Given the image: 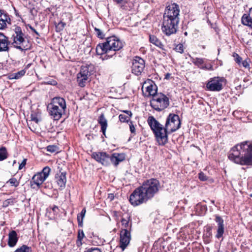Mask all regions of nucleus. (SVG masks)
Returning a JSON list of instances; mask_svg holds the SVG:
<instances>
[{
  "label": "nucleus",
  "instance_id": "nucleus-19",
  "mask_svg": "<svg viewBox=\"0 0 252 252\" xmlns=\"http://www.w3.org/2000/svg\"><path fill=\"white\" fill-rule=\"evenodd\" d=\"M125 156L124 154L114 153L111 155V163L115 166H117L119 163L124 160Z\"/></svg>",
  "mask_w": 252,
  "mask_h": 252
},
{
  "label": "nucleus",
  "instance_id": "nucleus-15",
  "mask_svg": "<svg viewBox=\"0 0 252 252\" xmlns=\"http://www.w3.org/2000/svg\"><path fill=\"white\" fill-rule=\"evenodd\" d=\"M215 220L218 224V228L216 237L219 239L222 236L224 232V221L219 216H216Z\"/></svg>",
  "mask_w": 252,
  "mask_h": 252
},
{
  "label": "nucleus",
  "instance_id": "nucleus-1",
  "mask_svg": "<svg viewBox=\"0 0 252 252\" xmlns=\"http://www.w3.org/2000/svg\"><path fill=\"white\" fill-rule=\"evenodd\" d=\"M147 122L160 145L166 144L168 142V134L175 132L181 126L179 117L174 114L168 115L164 127L153 116H149Z\"/></svg>",
  "mask_w": 252,
  "mask_h": 252
},
{
  "label": "nucleus",
  "instance_id": "nucleus-11",
  "mask_svg": "<svg viewBox=\"0 0 252 252\" xmlns=\"http://www.w3.org/2000/svg\"><path fill=\"white\" fill-rule=\"evenodd\" d=\"M224 80L223 78L214 77L211 78L206 84L208 90L214 92H219L223 88L222 83Z\"/></svg>",
  "mask_w": 252,
  "mask_h": 252
},
{
  "label": "nucleus",
  "instance_id": "nucleus-2",
  "mask_svg": "<svg viewBox=\"0 0 252 252\" xmlns=\"http://www.w3.org/2000/svg\"><path fill=\"white\" fill-rule=\"evenodd\" d=\"M159 183L156 179H151L145 182L142 186L136 189L130 195L131 205H139L152 198L158 191Z\"/></svg>",
  "mask_w": 252,
  "mask_h": 252
},
{
  "label": "nucleus",
  "instance_id": "nucleus-29",
  "mask_svg": "<svg viewBox=\"0 0 252 252\" xmlns=\"http://www.w3.org/2000/svg\"><path fill=\"white\" fill-rule=\"evenodd\" d=\"M195 209L197 215L200 216L204 215L207 211L206 206H195Z\"/></svg>",
  "mask_w": 252,
  "mask_h": 252
},
{
  "label": "nucleus",
  "instance_id": "nucleus-58",
  "mask_svg": "<svg viewBox=\"0 0 252 252\" xmlns=\"http://www.w3.org/2000/svg\"><path fill=\"white\" fill-rule=\"evenodd\" d=\"M217 252H222V251H220V250H218V251H217Z\"/></svg>",
  "mask_w": 252,
  "mask_h": 252
},
{
  "label": "nucleus",
  "instance_id": "nucleus-40",
  "mask_svg": "<svg viewBox=\"0 0 252 252\" xmlns=\"http://www.w3.org/2000/svg\"><path fill=\"white\" fill-rule=\"evenodd\" d=\"M57 150V147L55 145H49L47 147V150L48 152L54 153L56 152Z\"/></svg>",
  "mask_w": 252,
  "mask_h": 252
},
{
  "label": "nucleus",
  "instance_id": "nucleus-46",
  "mask_svg": "<svg viewBox=\"0 0 252 252\" xmlns=\"http://www.w3.org/2000/svg\"><path fill=\"white\" fill-rule=\"evenodd\" d=\"M85 252H101V251L98 248H95L89 249Z\"/></svg>",
  "mask_w": 252,
  "mask_h": 252
},
{
  "label": "nucleus",
  "instance_id": "nucleus-4",
  "mask_svg": "<svg viewBox=\"0 0 252 252\" xmlns=\"http://www.w3.org/2000/svg\"><path fill=\"white\" fill-rule=\"evenodd\" d=\"M123 46V43L116 36H110L107 38L106 42L96 46V52L99 55L106 54L104 59H107L115 55L116 51L120 50Z\"/></svg>",
  "mask_w": 252,
  "mask_h": 252
},
{
  "label": "nucleus",
  "instance_id": "nucleus-22",
  "mask_svg": "<svg viewBox=\"0 0 252 252\" xmlns=\"http://www.w3.org/2000/svg\"><path fill=\"white\" fill-rule=\"evenodd\" d=\"M89 76L86 75H83L80 72L77 74V81L78 85L81 87H84L85 86L87 83L88 82Z\"/></svg>",
  "mask_w": 252,
  "mask_h": 252
},
{
  "label": "nucleus",
  "instance_id": "nucleus-57",
  "mask_svg": "<svg viewBox=\"0 0 252 252\" xmlns=\"http://www.w3.org/2000/svg\"><path fill=\"white\" fill-rule=\"evenodd\" d=\"M250 13H252V7L250 9Z\"/></svg>",
  "mask_w": 252,
  "mask_h": 252
},
{
  "label": "nucleus",
  "instance_id": "nucleus-38",
  "mask_svg": "<svg viewBox=\"0 0 252 252\" xmlns=\"http://www.w3.org/2000/svg\"><path fill=\"white\" fill-rule=\"evenodd\" d=\"M94 31H95V34L97 37H98L99 38H101V39H102L104 37V34L101 31V30H100L99 29H98L97 28H94Z\"/></svg>",
  "mask_w": 252,
  "mask_h": 252
},
{
  "label": "nucleus",
  "instance_id": "nucleus-9",
  "mask_svg": "<svg viewBox=\"0 0 252 252\" xmlns=\"http://www.w3.org/2000/svg\"><path fill=\"white\" fill-rule=\"evenodd\" d=\"M51 169L48 166H46L42 169L41 172L35 174L31 181V187L35 188L34 185H36L38 188L48 178L50 173Z\"/></svg>",
  "mask_w": 252,
  "mask_h": 252
},
{
  "label": "nucleus",
  "instance_id": "nucleus-41",
  "mask_svg": "<svg viewBox=\"0 0 252 252\" xmlns=\"http://www.w3.org/2000/svg\"><path fill=\"white\" fill-rule=\"evenodd\" d=\"M52 210L54 214H55L56 213H58V211L59 210L58 207L57 206H53V207H49V208H47V210L48 211H49L50 210Z\"/></svg>",
  "mask_w": 252,
  "mask_h": 252
},
{
  "label": "nucleus",
  "instance_id": "nucleus-61",
  "mask_svg": "<svg viewBox=\"0 0 252 252\" xmlns=\"http://www.w3.org/2000/svg\"><path fill=\"white\" fill-rule=\"evenodd\" d=\"M212 202L213 203H214V201H212Z\"/></svg>",
  "mask_w": 252,
  "mask_h": 252
},
{
  "label": "nucleus",
  "instance_id": "nucleus-24",
  "mask_svg": "<svg viewBox=\"0 0 252 252\" xmlns=\"http://www.w3.org/2000/svg\"><path fill=\"white\" fill-rule=\"evenodd\" d=\"M18 237L16 232L15 231H12L8 235V245L13 247L15 246L17 242Z\"/></svg>",
  "mask_w": 252,
  "mask_h": 252
},
{
  "label": "nucleus",
  "instance_id": "nucleus-60",
  "mask_svg": "<svg viewBox=\"0 0 252 252\" xmlns=\"http://www.w3.org/2000/svg\"><path fill=\"white\" fill-rule=\"evenodd\" d=\"M48 84H53L52 83H49V82H48Z\"/></svg>",
  "mask_w": 252,
  "mask_h": 252
},
{
  "label": "nucleus",
  "instance_id": "nucleus-10",
  "mask_svg": "<svg viewBox=\"0 0 252 252\" xmlns=\"http://www.w3.org/2000/svg\"><path fill=\"white\" fill-rule=\"evenodd\" d=\"M180 8L179 5L173 3L166 6L163 17L175 20L180 21L179 18Z\"/></svg>",
  "mask_w": 252,
  "mask_h": 252
},
{
  "label": "nucleus",
  "instance_id": "nucleus-18",
  "mask_svg": "<svg viewBox=\"0 0 252 252\" xmlns=\"http://www.w3.org/2000/svg\"><path fill=\"white\" fill-rule=\"evenodd\" d=\"M98 123L101 126V131L102 132L103 135L106 136V131L108 126V122L107 119L105 118L104 114L102 113L98 117Z\"/></svg>",
  "mask_w": 252,
  "mask_h": 252
},
{
  "label": "nucleus",
  "instance_id": "nucleus-44",
  "mask_svg": "<svg viewBox=\"0 0 252 252\" xmlns=\"http://www.w3.org/2000/svg\"><path fill=\"white\" fill-rule=\"evenodd\" d=\"M129 129H130V132L132 133L135 134V127L134 126L133 124H132V122H130V124H129Z\"/></svg>",
  "mask_w": 252,
  "mask_h": 252
},
{
  "label": "nucleus",
  "instance_id": "nucleus-36",
  "mask_svg": "<svg viewBox=\"0 0 252 252\" xmlns=\"http://www.w3.org/2000/svg\"><path fill=\"white\" fill-rule=\"evenodd\" d=\"M7 183H9L11 186L17 187L19 185V182L15 178L10 179Z\"/></svg>",
  "mask_w": 252,
  "mask_h": 252
},
{
  "label": "nucleus",
  "instance_id": "nucleus-17",
  "mask_svg": "<svg viewBox=\"0 0 252 252\" xmlns=\"http://www.w3.org/2000/svg\"><path fill=\"white\" fill-rule=\"evenodd\" d=\"M9 44L10 41L8 40V37L3 33L0 32V52L8 51Z\"/></svg>",
  "mask_w": 252,
  "mask_h": 252
},
{
  "label": "nucleus",
  "instance_id": "nucleus-21",
  "mask_svg": "<svg viewBox=\"0 0 252 252\" xmlns=\"http://www.w3.org/2000/svg\"><path fill=\"white\" fill-rule=\"evenodd\" d=\"M56 182L61 188H64L66 181V173L60 172L56 176Z\"/></svg>",
  "mask_w": 252,
  "mask_h": 252
},
{
  "label": "nucleus",
  "instance_id": "nucleus-45",
  "mask_svg": "<svg viewBox=\"0 0 252 252\" xmlns=\"http://www.w3.org/2000/svg\"><path fill=\"white\" fill-rule=\"evenodd\" d=\"M27 159L24 158L22 162L19 164V170H21L26 164Z\"/></svg>",
  "mask_w": 252,
  "mask_h": 252
},
{
  "label": "nucleus",
  "instance_id": "nucleus-32",
  "mask_svg": "<svg viewBox=\"0 0 252 252\" xmlns=\"http://www.w3.org/2000/svg\"><path fill=\"white\" fill-rule=\"evenodd\" d=\"M86 210L85 208H83L80 214L77 216V220L79 226H82L83 218L85 217Z\"/></svg>",
  "mask_w": 252,
  "mask_h": 252
},
{
  "label": "nucleus",
  "instance_id": "nucleus-47",
  "mask_svg": "<svg viewBox=\"0 0 252 252\" xmlns=\"http://www.w3.org/2000/svg\"><path fill=\"white\" fill-rule=\"evenodd\" d=\"M31 120L35 122L36 124H38L39 120L38 118L32 115H31Z\"/></svg>",
  "mask_w": 252,
  "mask_h": 252
},
{
  "label": "nucleus",
  "instance_id": "nucleus-7",
  "mask_svg": "<svg viewBox=\"0 0 252 252\" xmlns=\"http://www.w3.org/2000/svg\"><path fill=\"white\" fill-rule=\"evenodd\" d=\"M179 21L163 17L161 27L162 32L167 36L174 34L177 32Z\"/></svg>",
  "mask_w": 252,
  "mask_h": 252
},
{
  "label": "nucleus",
  "instance_id": "nucleus-8",
  "mask_svg": "<svg viewBox=\"0 0 252 252\" xmlns=\"http://www.w3.org/2000/svg\"><path fill=\"white\" fill-rule=\"evenodd\" d=\"M23 36L24 34L22 32L21 28L20 27L16 26L14 29V33L12 35V38H13L12 44L16 48L21 51L25 50L28 49L23 45L25 42Z\"/></svg>",
  "mask_w": 252,
  "mask_h": 252
},
{
  "label": "nucleus",
  "instance_id": "nucleus-54",
  "mask_svg": "<svg viewBox=\"0 0 252 252\" xmlns=\"http://www.w3.org/2000/svg\"><path fill=\"white\" fill-rule=\"evenodd\" d=\"M211 227H209L207 228V233H210V232H211Z\"/></svg>",
  "mask_w": 252,
  "mask_h": 252
},
{
  "label": "nucleus",
  "instance_id": "nucleus-55",
  "mask_svg": "<svg viewBox=\"0 0 252 252\" xmlns=\"http://www.w3.org/2000/svg\"><path fill=\"white\" fill-rule=\"evenodd\" d=\"M207 237H210L212 236V233L211 232H210V233H207Z\"/></svg>",
  "mask_w": 252,
  "mask_h": 252
},
{
  "label": "nucleus",
  "instance_id": "nucleus-14",
  "mask_svg": "<svg viewBox=\"0 0 252 252\" xmlns=\"http://www.w3.org/2000/svg\"><path fill=\"white\" fill-rule=\"evenodd\" d=\"M145 67V62L142 58L136 57L132 63V72L139 75L143 72Z\"/></svg>",
  "mask_w": 252,
  "mask_h": 252
},
{
  "label": "nucleus",
  "instance_id": "nucleus-50",
  "mask_svg": "<svg viewBox=\"0 0 252 252\" xmlns=\"http://www.w3.org/2000/svg\"><path fill=\"white\" fill-rule=\"evenodd\" d=\"M200 68L203 69H212V66L210 65V67L208 68L206 65H202V67H200Z\"/></svg>",
  "mask_w": 252,
  "mask_h": 252
},
{
  "label": "nucleus",
  "instance_id": "nucleus-23",
  "mask_svg": "<svg viewBox=\"0 0 252 252\" xmlns=\"http://www.w3.org/2000/svg\"><path fill=\"white\" fill-rule=\"evenodd\" d=\"M94 67L92 64H85L81 66L80 72L83 75H86L90 77L94 70Z\"/></svg>",
  "mask_w": 252,
  "mask_h": 252
},
{
  "label": "nucleus",
  "instance_id": "nucleus-43",
  "mask_svg": "<svg viewBox=\"0 0 252 252\" xmlns=\"http://www.w3.org/2000/svg\"><path fill=\"white\" fill-rule=\"evenodd\" d=\"M233 56L235 58L236 62L240 64L242 61V58L240 57L237 54H234Z\"/></svg>",
  "mask_w": 252,
  "mask_h": 252
},
{
  "label": "nucleus",
  "instance_id": "nucleus-56",
  "mask_svg": "<svg viewBox=\"0 0 252 252\" xmlns=\"http://www.w3.org/2000/svg\"><path fill=\"white\" fill-rule=\"evenodd\" d=\"M114 215H115L117 216V215L118 213H117V212H116V211H114Z\"/></svg>",
  "mask_w": 252,
  "mask_h": 252
},
{
  "label": "nucleus",
  "instance_id": "nucleus-51",
  "mask_svg": "<svg viewBox=\"0 0 252 252\" xmlns=\"http://www.w3.org/2000/svg\"><path fill=\"white\" fill-rule=\"evenodd\" d=\"M113 1L116 2L117 4H121L123 3L125 0H113Z\"/></svg>",
  "mask_w": 252,
  "mask_h": 252
},
{
  "label": "nucleus",
  "instance_id": "nucleus-33",
  "mask_svg": "<svg viewBox=\"0 0 252 252\" xmlns=\"http://www.w3.org/2000/svg\"><path fill=\"white\" fill-rule=\"evenodd\" d=\"M85 237V234L83 230L79 229L78 231V236H77V245L78 246H79L82 245V241L84 237Z\"/></svg>",
  "mask_w": 252,
  "mask_h": 252
},
{
  "label": "nucleus",
  "instance_id": "nucleus-3",
  "mask_svg": "<svg viewBox=\"0 0 252 252\" xmlns=\"http://www.w3.org/2000/svg\"><path fill=\"white\" fill-rule=\"evenodd\" d=\"M228 157L237 164L252 165V141H244L234 146Z\"/></svg>",
  "mask_w": 252,
  "mask_h": 252
},
{
  "label": "nucleus",
  "instance_id": "nucleus-13",
  "mask_svg": "<svg viewBox=\"0 0 252 252\" xmlns=\"http://www.w3.org/2000/svg\"><path fill=\"white\" fill-rule=\"evenodd\" d=\"M131 240V233L128 229H122L120 232V245L124 251L128 245Z\"/></svg>",
  "mask_w": 252,
  "mask_h": 252
},
{
  "label": "nucleus",
  "instance_id": "nucleus-26",
  "mask_svg": "<svg viewBox=\"0 0 252 252\" xmlns=\"http://www.w3.org/2000/svg\"><path fill=\"white\" fill-rule=\"evenodd\" d=\"M157 87L155 84H150L146 87V90L148 93V95L152 96L153 97H154V95L158 94L157 93Z\"/></svg>",
  "mask_w": 252,
  "mask_h": 252
},
{
  "label": "nucleus",
  "instance_id": "nucleus-42",
  "mask_svg": "<svg viewBox=\"0 0 252 252\" xmlns=\"http://www.w3.org/2000/svg\"><path fill=\"white\" fill-rule=\"evenodd\" d=\"M199 179L202 181H205L207 180V177L205 175V174L203 172H200L199 173Z\"/></svg>",
  "mask_w": 252,
  "mask_h": 252
},
{
  "label": "nucleus",
  "instance_id": "nucleus-34",
  "mask_svg": "<svg viewBox=\"0 0 252 252\" xmlns=\"http://www.w3.org/2000/svg\"><path fill=\"white\" fill-rule=\"evenodd\" d=\"M31 249L27 245H23L21 247L17 249L14 252H31Z\"/></svg>",
  "mask_w": 252,
  "mask_h": 252
},
{
  "label": "nucleus",
  "instance_id": "nucleus-12",
  "mask_svg": "<svg viewBox=\"0 0 252 252\" xmlns=\"http://www.w3.org/2000/svg\"><path fill=\"white\" fill-rule=\"evenodd\" d=\"M92 157L103 165L107 166L111 163V155L105 152H94Z\"/></svg>",
  "mask_w": 252,
  "mask_h": 252
},
{
  "label": "nucleus",
  "instance_id": "nucleus-20",
  "mask_svg": "<svg viewBox=\"0 0 252 252\" xmlns=\"http://www.w3.org/2000/svg\"><path fill=\"white\" fill-rule=\"evenodd\" d=\"M149 41L150 43L161 49L163 51V53L166 54V51L164 48V45L156 36L150 35L149 36Z\"/></svg>",
  "mask_w": 252,
  "mask_h": 252
},
{
  "label": "nucleus",
  "instance_id": "nucleus-48",
  "mask_svg": "<svg viewBox=\"0 0 252 252\" xmlns=\"http://www.w3.org/2000/svg\"><path fill=\"white\" fill-rule=\"evenodd\" d=\"M242 64L244 67L247 68L249 66V63L247 61H244L242 62Z\"/></svg>",
  "mask_w": 252,
  "mask_h": 252
},
{
  "label": "nucleus",
  "instance_id": "nucleus-25",
  "mask_svg": "<svg viewBox=\"0 0 252 252\" xmlns=\"http://www.w3.org/2000/svg\"><path fill=\"white\" fill-rule=\"evenodd\" d=\"M124 112L125 114H121L119 116V120L122 123H127L132 116V113L128 110L124 111Z\"/></svg>",
  "mask_w": 252,
  "mask_h": 252
},
{
  "label": "nucleus",
  "instance_id": "nucleus-28",
  "mask_svg": "<svg viewBox=\"0 0 252 252\" xmlns=\"http://www.w3.org/2000/svg\"><path fill=\"white\" fill-rule=\"evenodd\" d=\"M130 217L127 215L126 218H122L121 220L122 225L123 227V229H128L131 230V223H129Z\"/></svg>",
  "mask_w": 252,
  "mask_h": 252
},
{
  "label": "nucleus",
  "instance_id": "nucleus-5",
  "mask_svg": "<svg viewBox=\"0 0 252 252\" xmlns=\"http://www.w3.org/2000/svg\"><path fill=\"white\" fill-rule=\"evenodd\" d=\"M66 109L65 99L61 97H54L47 105V110L54 120H59L64 114Z\"/></svg>",
  "mask_w": 252,
  "mask_h": 252
},
{
  "label": "nucleus",
  "instance_id": "nucleus-59",
  "mask_svg": "<svg viewBox=\"0 0 252 252\" xmlns=\"http://www.w3.org/2000/svg\"><path fill=\"white\" fill-rule=\"evenodd\" d=\"M16 163V161L15 160H14L13 161V164H15Z\"/></svg>",
  "mask_w": 252,
  "mask_h": 252
},
{
  "label": "nucleus",
  "instance_id": "nucleus-16",
  "mask_svg": "<svg viewBox=\"0 0 252 252\" xmlns=\"http://www.w3.org/2000/svg\"><path fill=\"white\" fill-rule=\"evenodd\" d=\"M11 24V19L8 14L2 10H0V30L6 28L7 24Z\"/></svg>",
  "mask_w": 252,
  "mask_h": 252
},
{
  "label": "nucleus",
  "instance_id": "nucleus-35",
  "mask_svg": "<svg viewBox=\"0 0 252 252\" xmlns=\"http://www.w3.org/2000/svg\"><path fill=\"white\" fill-rule=\"evenodd\" d=\"M118 200V197L115 196L113 193H109L108 194L107 200L109 201L110 203H118V202L117 200Z\"/></svg>",
  "mask_w": 252,
  "mask_h": 252
},
{
  "label": "nucleus",
  "instance_id": "nucleus-6",
  "mask_svg": "<svg viewBox=\"0 0 252 252\" xmlns=\"http://www.w3.org/2000/svg\"><path fill=\"white\" fill-rule=\"evenodd\" d=\"M169 105L168 97L162 93L154 95L150 101L151 107L157 111H161L166 108Z\"/></svg>",
  "mask_w": 252,
  "mask_h": 252
},
{
  "label": "nucleus",
  "instance_id": "nucleus-39",
  "mask_svg": "<svg viewBox=\"0 0 252 252\" xmlns=\"http://www.w3.org/2000/svg\"><path fill=\"white\" fill-rule=\"evenodd\" d=\"M174 50L178 53H183L184 52V47L182 44H179L176 46Z\"/></svg>",
  "mask_w": 252,
  "mask_h": 252
},
{
  "label": "nucleus",
  "instance_id": "nucleus-31",
  "mask_svg": "<svg viewBox=\"0 0 252 252\" xmlns=\"http://www.w3.org/2000/svg\"><path fill=\"white\" fill-rule=\"evenodd\" d=\"M8 153L6 149L4 147L0 148V161H2L7 158Z\"/></svg>",
  "mask_w": 252,
  "mask_h": 252
},
{
  "label": "nucleus",
  "instance_id": "nucleus-52",
  "mask_svg": "<svg viewBox=\"0 0 252 252\" xmlns=\"http://www.w3.org/2000/svg\"><path fill=\"white\" fill-rule=\"evenodd\" d=\"M170 74L168 73L167 74H166L165 75V78L166 79H168L170 76Z\"/></svg>",
  "mask_w": 252,
  "mask_h": 252
},
{
  "label": "nucleus",
  "instance_id": "nucleus-27",
  "mask_svg": "<svg viewBox=\"0 0 252 252\" xmlns=\"http://www.w3.org/2000/svg\"><path fill=\"white\" fill-rule=\"evenodd\" d=\"M26 73L25 69L21 70L17 72L12 73L9 75L8 78L10 80L19 79L23 76Z\"/></svg>",
  "mask_w": 252,
  "mask_h": 252
},
{
  "label": "nucleus",
  "instance_id": "nucleus-53",
  "mask_svg": "<svg viewBox=\"0 0 252 252\" xmlns=\"http://www.w3.org/2000/svg\"><path fill=\"white\" fill-rule=\"evenodd\" d=\"M31 63H29V64H28L25 66V69H25V70H26V69H28V68L30 67V66H31Z\"/></svg>",
  "mask_w": 252,
  "mask_h": 252
},
{
  "label": "nucleus",
  "instance_id": "nucleus-30",
  "mask_svg": "<svg viewBox=\"0 0 252 252\" xmlns=\"http://www.w3.org/2000/svg\"><path fill=\"white\" fill-rule=\"evenodd\" d=\"M191 61L193 63L197 66L199 68L202 67V65L204 63V59L202 58H191Z\"/></svg>",
  "mask_w": 252,
  "mask_h": 252
},
{
  "label": "nucleus",
  "instance_id": "nucleus-37",
  "mask_svg": "<svg viewBox=\"0 0 252 252\" xmlns=\"http://www.w3.org/2000/svg\"><path fill=\"white\" fill-rule=\"evenodd\" d=\"M65 25V23L61 21L56 26V31L57 32H60L63 31Z\"/></svg>",
  "mask_w": 252,
  "mask_h": 252
},
{
  "label": "nucleus",
  "instance_id": "nucleus-49",
  "mask_svg": "<svg viewBox=\"0 0 252 252\" xmlns=\"http://www.w3.org/2000/svg\"><path fill=\"white\" fill-rule=\"evenodd\" d=\"M29 28L33 32L37 35H39V33L35 30V29H34L32 27L31 25H28Z\"/></svg>",
  "mask_w": 252,
  "mask_h": 252
}]
</instances>
